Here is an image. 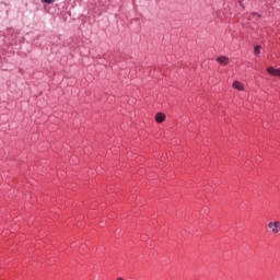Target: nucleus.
Returning a JSON list of instances; mask_svg holds the SVG:
<instances>
[{
  "instance_id": "f257e3e1",
  "label": "nucleus",
  "mask_w": 280,
  "mask_h": 280,
  "mask_svg": "<svg viewBox=\"0 0 280 280\" xmlns=\"http://www.w3.org/2000/svg\"><path fill=\"white\" fill-rule=\"evenodd\" d=\"M268 229L272 235H279L280 232V222L279 221H270L268 223Z\"/></svg>"
},
{
  "instance_id": "f03ea898",
  "label": "nucleus",
  "mask_w": 280,
  "mask_h": 280,
  "mask_svg": "<svg viewBox=\"0 0 280 280\" xmlns=\"http://www.w3.org/2000/svg\"><path fill=\"white\" fill-rule=\"evenodd\" d=\"M267 73H269V75H273L275 78H280V69H275L272 67H268Z\"/></svg>"
},
{
  "instance_id": "7ed1b4c3",
  "label": "nucleus",
  "mask_w": 280,
  "mask_h": 280,
  "mask_svg": "<svg viewBox=\"0 0 280 280\" xmlns=\"http://www.w3.org/2000/svg\"><path fill=\"white\" fill-rule=\"evenodd\" d=\"M217 62L219 65H222L223 67H226V65H229V62H230V59L226 56H221V57L217 58Z\"/></svg>"
},
{
  "instance_id": "20e7f679",
  "label": "nucleus",
  "mask_w": 280,
  "mask_h": 280,
  "mask_svg": "<svg viewBox=\"0 0 280 280\" xmlns=\"http://www.w3.org/2000/svg\"><path fill=\"white\" fill-rule=\"evenodd\" d=\"M155 121H156L158 124H163V122L165 121V114H163V113H158V114L155 115Z\"/></svg>"
},
{
  "instance_id": "39448f33",
  "label": "nucleus",
  "mask_w": 280,
  "mask_h": 280,
  "mask_svg": "<svg viewBox=\"0 0 280 280\" xmlns=\"http://www.w3.org/2000/svg\"><path fill=\"white\" fill-rule=\"evenodd\" d=\"M232 86L233 89H236V91H244V84L240 81H234Z\"/></svg>"
},
{
  "instance_id": "423d86ee",
  "label": "nucleus",
  "mask_w": 280,
  "mask_h": 280,
  "mask_svg": "<svg viewBox=\"0 0 280 280\" xmlns=\"http://www.w3.org/2000/svg\"><path fill=\"white\" fill-rule=\"evenodd\" d=\"M261 46L257 45L254 47V54L255 56H259L261 54Z\"/></svg>"
},
{
  "instance_id": "0eeeda50",
  "label": "nucleus",
  "mask_w": 280,
  "mask_h": 280,
  "mask_svg": "<svg viewBox=\"0 0 280 280\" xmlns=\"http://www.w3.org/2000/svg\"><path fill=\"white\" fill-rule=\"evenodd\" d=\"M54 1H56V0H42V3H54Z\"/></svg>"
},
{
  "instance_id": "6e6552de",
  "label": "nucleus",
  "mask_w": 280,
  "mask_h": 280,
  "mask_svg": "<svg viewBox=\"0 0 280 280\" xmlns=\"http://www.w3.org/2000/svg\"><path fill=\"white\" fill-rule=\"evenodd\" d=\"M252 16L257 21V19H259L261 15H259L257 13H252Z\"/></svg>"
},
{
  "instance_id": "1a4fd4ad",
  "label": "nucleus",
  "mask_w": 280,
  "mask_h": 280,
  "mask_svg": "<svg viewBox=\"0 0 280 280\" xmlns=\"http://www.w3.org/2000/svg\"><path fill=\"white\" fill-rule=\"evenodd\" d=\"M116 280H124V278H117Z\"/></svg>"
}]
</instances>
